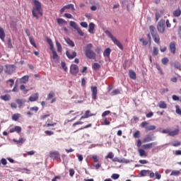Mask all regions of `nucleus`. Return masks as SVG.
Here are the masks:
<instances>
[{
    "mask_svg": "<svg viewBox=\"0 0 181 181\" xmlns=\"http://www.w3.org/2000/svg\"><path fill=\"white\" fill-rule=\"evenodd\" d=\"M51 52H52V58L54 59V60H59V55H57V52H56L54 48L53 49H51Z\"/></svg>",
    "mask_w": 181,
    "mask_h": 181,
    "instance_id": "obj_30",
    "label": "nucleus"
},
{
    "mask_svg": "<svg viewBox=\"0 0 181 181\" xmlns=\"http://www.w3.org/2000/svg\"><path fill=\"white\" fill-rule=\"evenodd\" d=\"M30 111H34L35 112H37L39 111V107L37 106L32 107L30 108Z\"/></svg>",
    "mask_w": 181,
    "mask_h": 181,
    "instance_id": "obj_61",
    "label": "nucleus"
},
{
    "mask_svg": "<svg viewBox=\"0 0 181 181\" xmlns=\"http://www.w3.org/2000/svg\"><path fill=\"white\" fill-rule=\"evenodd\" d=\"M159 108H163V110H165V108H168V106L166 105V103L165 101H160L158 103Z\"/></svg>",
    "mask_w": 181,
    "mask_h": 181,
    "instance_id": "obj_32",
    "label": "nucleus"
},
{
    "mask_svg": "<svg viewBox=\"0 0 181 181\" xmlns=\"http://www.w3.org/2000/svg\"><path fill=\"white\" fill-rule=\"evenodd\" d=\"M0 39L2 42H5V31H4V28L0 27Z\"/></svg>",
    "mask_w": 181,
    "mask_h": 181,
    "instance_id": "obj_21",
    "label": "nucleus"
},
{
    "mask_svg": "<svg viewBox=\"0 0 181 181\" xmlns=\"http://www.w3.org/2000/svg\"><path fill=\"white\" fill-rule=\"evenodd\" d=\"M49 158H51V159H54L55 160H57V162H62V158H60V153H59V151H50Z\"/></svg>",
    "mask_w": 181,
    "mask_h": 181,
    "instance_id": "obj_5",
    "label": "nucleus"
},
{
    "mask_svg": "<svg viewBox=\"0 0 181 181\" xmlns=\"http://www.w3.org/2000/svg\"><path fill=\"white\" fill-rule=\"evenodd\" d=\"M152 141H155V136H151V135H147V136L143 139L144 144H146V142H152Z\"/></svg>",
    "mask_w": 181,
    "mask_h": 181,
    "instance_id": "obj_14",
    "label": "nucleus"
},
{
    "mask_svg": "<svg viewBox=\"0 0 181 181\" xmlns=\"http://www.w3.org/2000/svg\"><path fill=\"white\" fill-rule=\"evenodd\" d=\"M112 178L114 179L115 180H117V179L119 178V175L118 174H112Z\"/></svg>",
    "mask_w": 181,
    "mask_h": 181,
    "instance_id": "obj_64",
    "label": "nucleus"
},
{
    "mask_svg": "<svg viewBox=\"0 0 181 181\" xmlns=\"http://www.w3.org/2000/svg\"><path fill=\"white\" fill-rule=\"evenodd\" d=\"M7 45L8 46L9 49H12L13 47V45H12V40L11 39L8 40Z\"/></svg>",
    "mask_w": 181,
    "mask_h": 181,
    "instance_id": "obj_58",
    "label": "nucleus"
},
{
    "mask_svg": "<svg viewBox=\"0 0 181 181\" xmlns=\"http://www.w3.org/2000/svg\"><path fill=\"white\" fill-rule=\"evenodd\" d=\"M180 175V170H173L170 173V176H179Z\"/></svg>",
    "mask_w": 181,
    "mask_h": 181,
    "instance_id": "obj_42",
    "label": "nucleus"
},
{
    "mask_svg": "<svg viewBox=\"0 0 181 181\" xmlns=\"http://www.w3.org/2000/svg\"><path fill=\"white\" fill-rule=\"evenodd\" d=\"M156 67L157 70H158V71L160 72V74H163V71H162V68L160 67V64H156Z\"/></svg>",
    "mask_w": 181,
    "mask_h": 181,
    "instance_id": "obj_52",
    "label": "nucleus"
},
{
    "mask_svg": "<svg viewBox=\"0 0 181 181\" xmlns=\"http://www.w3.org/2000/svg\"><path fill=\"white\" fill-rule=\"evenodd\" d=\"M76 31L78 33V35H80V36H84V33L83 32V30H81V28H78Z\"/></svg>",
    "mask_w": 181,
    "mask_h": 181,
    "instance_id": "obj_62",
    "label": "nucleus"
},
{
    "mask_svg": "<svg viewBox=\"0 0 181 181\" xmlns=\"http://www.w3.org/2000/svg\"><path fill=\"white\" fill-rule=\"evenodd\" d=\"M13 142H16V144H25V141H26V139H25L24 138H21L19 140H17L16 139H13Z\"/></svg>",
    "mask_w": 181,
    "mask_h": 181,
    "instance_id": "obj_25",
    "label": "nucleus"
},
{
    "mask_svg": "<svg viewBox=\"0 0 181 181\" xmlns=\"http://www.w3.org/2000/svg\"><path fill=\"white\" fill-rule=\"evenodd\" d=\"M139 153L140 156H148V154H146V152H145V150L144 149H139Z\"/></svg>",
    "mask_w": 181,
    "mask_h": 181,
    "instance_id": "obj_40",
    "label": "nucleus"
},
{
    "mask_svg": "<svg viewBox=\"0 0 181 181\" xmlns=\"http://www.w3.org/2000/svg\"><path fill=\"white\" fill-rule=\"evenodd\" d=\"M20 90H21L22 91H23L24 93H28L29 91V90H27L25 88V85H21L20 86Z\"/></svg>",
    "mask_w": 181,
    "mask_h": 181,
    "instance_id": "obj_54",
    "label": "nucleus"
},
{
    "mask_svg": "<svg viewBox=\"0 0 181 181\" xmlns=\"http://www.w3.org/2000/svg\"><path fill=\"white\" fill-rule=\"evenodd\" d=\"M133 136L134 138H139V136H141V132H139V130H137L133 134Z\"/></svg>",
    "mask_w": 181,
    "mask_h": 181,
    "instance_id": "obj_47",
    "label": "nucleus"
},
{
    "mask_svg": "<svg viewBox=\"0 0 181 181\" xmlns=\"http://www.w3.org/2000/svg\"><path fill=\"white\" fill-rule=\"evenodd\" d=\"M28 81H29V76H28V75H25V76H23L20 79V83L21 84H26Z\"/></svg>",
    "mask_w": 181,
    "mask_h": 181,
    "instance_id": "obj_15",
    "label": "nucleus"
},
{
    "mask_svg": "<svg viewBox=\"0 0 181 181\" xmlns=\"http://www.w3.org/2000/svg\"><path fill=\"white\" fill-rule=\"evenodd\" d=\"M150 172V170H142L141 172H140V175L141 176H148V173Z\"/></svg>",
    "mask_w": 181,
    "mask_h": 181,
    "instance_id": "obj_33",
    "label": "nucleus"
},
{
    "mask_svg": "<svg viewBox=\"0 0 181 181\" xmlns=\"http://www.w3.org/2000/svg\"><path fill=\"white\" fill-rule=\"evenodd\" d=\"M33 2L35 5V7H33L32 10L33 16L34 18H36V19H39V16L37 15V13H39V15H40L41 16H43V9L42 8V3H40L37 0H33Z\"/></svg>",
    "mask_w": 181,
    "mask_h": 181,
    "instance_id": "obj_1",
    "label": "nucleus"
},
{
    "mask_svg": "<svg viewBox=\"0 0 181 181\" xmlns=\"http://www.w3.org/2000/svg\"><path fill=\"white\" fill-rule=\"evenodd\" d=\"M157 142H152V143H149L147 144H144L143 145V148L144 149H151V148H153V146H155V145H157Z\"/></svg>",
    "mask_w": 181,
    "mask_h": 181,
    "instance_id": "obj_13",
    "label": "nucleus"
},
{
    "mask_svg": "<svg viewBox=\"0 0 181 181\" xmlns=\"http://www.w3.org/2000/svg\"><path fill=\"white\" fill-rule=\"evenodd\" d=\"M57 22L58 25H64V23L67 24V21L63 18H57Z\"/></svg>",
    "mask_w": 181,
    "mask_h": 181,
    "instance_id": "obj_34",
    "label": "nucleus"
},
{
    "mask_svg": "<svg viewBox=\"0 0 181 181\" xmlns=\"http://www.w3.org/2000/svg\"><path fill=\"white\" fill-rule=\"evenodd\" d=\"M78 71H79L78 66L76 64L71 65L69 72L72 76H77V74H78Z\"/></svg>",
    "mask_w": 181,
    "mask_h": 181,
    "instance_id": "obj_6",
    "label": "nucleus"
},
{
    "mask_svg": "<svg viewBox=\"0 0 181 181\" xmlns=\"http://www.w3.org/2000/svg\"><path fill=\"white\" fill-rule=\"evenodd\" d=\"M29 40H30V45H32V46H33V47H35V49H37V45H36V42H35V40L33 39V37H30Z\"/></svg>",
    "mask_w": 181,
    "mask_h": 181,
    "instance_id": "obj_36",
    "label": "nucleus"
},
{
    "mask_svg": "<svg viewBox=\"0 0 181 181\" xmlns=\"http://www.w3.org/2000/svg\"><path fill=\"white\" fill-rule=\"evenodd\" d=\"M110 121H108V119H107V117H105L103 120V122H102V125H110Z\"/></svg>",
    "mask_w": 181,
    "mask_h": 181,
    "instance_id": "obj_55",
    "label": "nucleus"
},
{
    "mask_svg": "<svg viewBox=\"0 0 181 181\" xmlns=\"http://www.w3.org/2000/svg\"><path fill=\"white\" fill-rule=\"evenodd\" d=\"M93 114L90 113V110H86L85 115L81 116V119H84L86 118H89V117H93Z\"/></svg>",
    "mask_w": 181,
    "mask_h": 181,
    "instance_id": "obj_17",
    "label": "nucleus"
},
{
    "mask_svg": "<svg viewBox=\"0 0 181 181\" xmlns=\"http://www.w3.org/2000/svg\"><path fill=\"white\" fill-rule=\"evenodd\" d=\"M180 131V130L179 129H175L174 131L170 130V136H176V135L179 134Z\"/></svg>",
    "mask_w": 181,
    "mask_h": 181,
    "instance_id": "obj_23",
    "label": "nucleus"
},
{
    "mask_svg": "<svg viewBox=\"0 0 181 181\" xmlns=\"http://www.w3.org/2000/svg\"><path fill=\"white\" fill-rule=\"evenodd\" d=\"M7 84L10 86V87H13V84H15V81L13 79H9L6 81Z\"/></svg>",
    "mask_w": 181,
    "mask_h": 181,
    "instance_id": "obj_44",
    "label": "nucleus"
},
{
    "mask_svg": "<svg viewBox=\"0 0 181 181\" xmlns=\"http://www.w3.org/2000/svg\"><path fill=\"white\" fill-rule=\"evenodd\" d=\"M69 25H70L71 28H73L74 29H75V30H76L78 28V26L74 21H70Z\"/></svg>",
    "mask_w": 181,
    "mask_h": 181,
    "instance_id": "obj_38",
    "label": "nucleus"
},
{
    "mask_svg": "<svg viewBox=\"0 0 181 181\" xmlns=\"http://www.w3.org/2000/svg\"><path fill=\"white\" fill-rule=\"evenodd\" d=\"M45 134H46V135H48L49 136H52V135H54V132L50 131V130H46L45 132Z\"/></svg>",
    "mask_w": 181,
    "mask_h": 181,
    "instance_id": "obj_60",
    "label": "nucleus"
},
{
    "mask_svg": "<svg viewBox=\"0 0 181 181\" xmlns=\"http://www.w3.org/2000/svg\"><path fill=\"white\" fill-rule=\"evenodd\" d=\"M153 37V40H154L155 43L157 45H160V37L159 36V34H154L153 35H151Z\"/></svg>",
    "mask_w": 181,
    "mask_h": 181,
    "instance_id": "obj_12",
    "label": "nucleus"
},
{
    "mask_svg": "<svg viewBox=\"0 0 181 181\" xmlns=\"http://www.w3.org/2000/svg\"><path fill=\"white\" fill-rule=\"evenodd\" d=\"M129 76L132 80H136V74L135 71L130 70L129 73Z\"/></svg>",
    "mask_w": 181,
    "mask_h": 181,
    "instance_id": "obj_22",
    "label": "nucleus"
},
{
    "mask_svg": "<svg viewBox=\"0 0 181 181\" xmlns=\"http://www.w3.org/2000/svg\"><path fill=\"white\" fill-rule=\"evenodd\" d=\"M62 68L64 70V71H67L68 68L66 66V62L61 63Z\"/></svg>",
    "mask_w": 181,
    "mask_h": 181,
    "instance_id": "obj_59",
    "label": "nucleus"
},
{
    "mask_svg": "<svg viewBox=\"0 0 181 181\" xmlns=\"http://www.w3.org/2000/svg\"><path fill=\"white\" fill-rule=\"evenodd\" d=\"M161 134H168V135L170 136V130L169 129H164L163 131H161Z\"/></svg>",
    "mask_w": 181,
    "mask_h": 181,
    "instance_id": "obj_53",
    "label": "nucleus"
},
{
    "mask_svg": "<svg viewBox=\"0 0 181 181\" xmlns=\"http://www.w3.org/2000/svg\"><path fill=\"white\" fill-rule=\"evenodd\" d=\"M110 54H111V49L107 48L103 52V56L110 59Z\"/></svg>",
    "mask_w": 181,
    "mask_h": 181,
    "instance_id": "obj_18",
    "label": "nucleus"
},
{
    "mask_svg": "<svg viewBox=\"0 0 181 181\" xmlns=\"http://www.w3.org/2000/svg\"><path fill=\"white\" fill-rule=\"evenodd\" d=\"M158 54H159V49H158V47H153V50H152L153 56H154V57L158 56Z\"/></svg>",
    "mask_w": 181,
    "mask_h": 181,
    "instance_id": "obj_37",
    "label": "nucleus"
},
{
    "mask_svg": "<svg viewBox=\"0 0 181 181\" xmlns=\"http://www.w3.org/2000/svg\"><path fill=\"white\" fill-rule=\"evenodd\" d=\"M161 63L162 64H168V63H169V59H168V57H164L161 59Z\"/></svg>",
    "mask_w": 181,
    "mask_h": 181,
    "instance_id": "obj_46",
    "label": "nucleus"
},
{
    "mask_svg": "<svg viewBox=\"0 0 181 181\" xmlns=\"http://www.w3.org/2000/svg\"><path fill=\"white\" fill-rule=\"evenodd\" d=\"M140 42H141L143 46H147L148 45V41L145 40L144 38H140L139 39Z\"/></svg>",
    "mask_w": 181,
    "mask_h": 181,
    "instance_id": "obj_56",
    "label": "nucleus"
},
{
    "mask_svg": "<svg viewBox=\"0 0 181 181\" xmlns=\"http://www.w3.org/2000/svg\"><path fill=\"white\" fill-rule=\"evenodd\" d=\"M105 33H106L107 36H108L109 37H110V39H112L115 45L118 46L119 48L121 49V50H123L124 47L122 46V44H121L119 40H118L115 37H114V35H112V34H111V32L106 30L105 31Z\"/></svg>",
    "mask_w": 181,
    "mask_h": 181,
    "instance_id": "obj_3",
    "label": "nucleus"
},
{
    "mask_svg": "<svg viewBox=\"0 0 181 181\" xmlns=\"http://www.w3.org/2000/svg\"><path fill=\"white\" fill-rule=\"evenodd\" d=\"M112 160V162H118L119 163H124V162H125L124 159H121L117 157L114 158Z\"/></svg>",
    "mask_w": 181,
    "mask_h": 181,
    "instance_id": "obj_35",
    "label": "nucleus"
},
{
    "mask_svg": "<svg viewBox=\"0 0 181 181\" xmlns=\"http://www.w3.org/2000/svg\"><path fill=\"white\" fill-rule=\"evenodd\" d=\"M149 125V123L148 122H143L140 124V127L141 128H145L146 132H149V131H155L156 129V126L155 125Z\"/></svg>",
    "mask_w": 181,
    "mask_h": 181,
    "instance_id": "obj_4",
    "label": "nucleus"
},
{
    "mask_svg": "<svg viewBox=\"0 0 181 181\" xmlns=\"http://www.w3.org/2000/svg\"><path fill=\"white\" fill-rule=\"evenodd\" d=\"M80 25L82 28H88V24L87 22H81Z\"/></svg>",
    "mask_w": 181,
    "mask_h": 181,
    "instance_id": "obj_63",
    "label": "nucleus"
},
{
    "mask_svg": "<svg viewBox=\"0 0 181 181\" xmlns=\"http://www.w3.org/2000/svg\"><path fill=\"white\" fill-rule=\"evenodd\" d=\"M120 91L119 89H115L111 93V95H117L119 94Z\"/></svg>",
    "mask_w": 181,
    "mask_h": 181,
    "instance_id": "obj_51",
    "label": "nucleus"
},
{
    "mask_svg": "<svg viewBox=\"0 0 181 181\" xmlns=\"http://www.w3.org/2000/svg\"><path fill=\"white\" fill-rule=\"evenodd\" d=\"M15 70H16L15 65H6L5 72L7 73V74H13Z\"/></svg>",
    "mask_w": 181,
    "mask_h": 181,
    "instance_id": "obj_7",
    "label": "nucleus"
},
{
    "mask_svg": "<svg viewBox=\"0 0 181 181\" xmlns=\"http://www.w3.org/2000/svg\"><path fill=\"white\" fill-rule=\"evenodd\" d=\"M84 52L86 57L90 60H95V57H97V54L93 51V44L91 43L86 45L84 48Z\"/></svg>",
    "mask_w": 181,
    "mask_h": 181,
    "instance_id": "obj_2",
    "label": "nucleus"
},
{
    "mask_svg": "<svg viewBox=\"0 0 181 181\" xmlns=\"http://www.w3.org/2000/svg\"><path fill=\"white\" fill-rule=\"evenodd\" d=\"M173 16H175V18H179V16H180V15H181L180 8H177V10L174 11L173 12Z\"/></svg>",
    "mask_w": 181,
    "mask_h": 181,
    "instance_id": "obj_26",
    "label": "nucleus"
},
{
    "mask_svg": "<svg viewBox=\"0 0 181 181\" xmlns=\"http://www.w3.org/2000/svg\"><path fill=\"white\" fill-rule=\"evenodd\" d=\"M114 158V153L109 152L108 154L105 156V159H113Z\"/></svg>",
    "mask_w": 181,
    "mask_h": 181,
    "instance_id": "obj_43",
    "label": "nucleus"
},
{
    "mask_svg": "<svg viewBox=\"0 0 181 181\" xmlns=\"http://www.w3.org/2000/svg\"><path fill=\"white\" fill-rule=\"evenodd\" d=\"M64 7H65V9H72V11H76L74 4H68L64 6Z\"/></svg>",
    "mask_w": 181,
    "mask_h": 181,
    "instance_id": "obj_41",
    "label": "nucleus"
},
{
    "mask_svg": "<svg viewBox=\"0 0 181 181\" xmlns=\"http://www.w3.org/2000/svg\"><path fill=\"white\" fill-rule=\"evenodd\" d=\"M90 89H91V91H92V98H93V100H97V94H98L97 86H91Z\"/></svg>",
    "mask_w": 181,
    "mask_h": 181,
    "instance_id": "obj_11",
    "label": "nucleus"
},
{
    "mask_svg": "<svg viewBox=\"0 0 181 181\" xmlns=\"http://www.w3.org/2000/svg\"><path fill=\"white\" fill-rule=\"evenodd\" d=\"M64 40L69 46H71V47H74L75 45L73 40H70L69 38H64Z\"/></svg>",
    "mask_w": 181,
    "mask_h": 181,
    "instance_id": "obj_29",
    "label": "nucleus"
},
{
    "mask_svg": "<svg viewBox=\"0 0 181 181\" xmlns=\"http://www.w3.org/2000/svg\"><path fill=\"white\" fill-rule=\"evenodd\" d=\"M55 43H56V46H57V52L59 53H62L63 49L62 48V45L60 44V42H59V41L56 40L55 41Z\"/></svg>",
    "mask_w": 181,
    "mask_h": 181,
    "instance_id": "obj_24",
    "label": "nucleus"
},
{
    "mask_svg": "<svg viewBox=\"0 0 181 181\" xmlns=\"http://www.w3.org/2000/svg\"><path fill=\"white\" fill-rule=\"evenodd\" d=\"M149 30L151 32V36H153V35H156L158 33L156 32V28H155V26H153V25L149 26Z\"/></svg>",
    "mask_w": 181,
    "mask_h": 181,
    "instance_id": "obj_20",
    "label": "nucleus"
},
{
    "mask_svg": "<svg viewBox=\"0 0 181 181\" xmlns=\"http://www.w3.org/2000/svg\"><path fill=\"white\" fill-rule=\"evenodd\" d=\"M54 97V91H50L48 96H47V100H52V98Z\"/></svg>",
    "mask_w": 181,
    "mask_h": 181,
    "instance_id": "obj_48",
    "label": "nucleus"
},
{
    "mask_svg": "<svg viewBox=\"0 0 181 181\" xmlns=\"http://www.w3.org/2000/svg\"><path fill=\"white\" fill-rule=\"evenodd\" d=\"M1 100H3V101H9L11 100V95H4L0 96Z\"/></svg>",
    "mask_w": 181,
    "mask_h": 181,
    "instance_id": "obj_31",
    "label": "nucleus"
},
{
    "mask_svg": "<svg viewBox=\"0 0 181 181\" xmlns=\"http://www.w3.org/2000/svg\"><path fill=\"white\" fill-rule=\"evenodd\" d=\"M175 110H175L176 114L181 116V109L180 107H179V105L175 106Z\"/></svg>",
    "mask_w": 181,
    "mask_h": 181,
    "instance_id": "obj_50",
    "label": "nucleus"
},
{
    "mask_svg": "<svg viewBox=\"0 0 181 181\" xmlns=\"http://www.w3.org/2000/svg\"><path fill=\"white\" fill-rule=\"evenodd\" d=\"M66 56L68 57V59H69V60H73V59L77 56V52H76V51H73L71 54L70 52L66 51Z\"/></svg>",
    "mask_w": 181,
    "mask_h": 181,
    "instance_id": "obj_9",
    "label": "nucleus"
},
{
    "mask_svg": "<svg viewBox=\"0 0 181 181\" xmlns=\"http://www.w3.org/2000/svg\"><path fill=\"white\" fill-rule=\"evenodd\" d=\"M26 102V100H23V99H17L16 100V103H17V104H18L19 105V108L22 107V105H23L24 103Z\"/></svg>",
    "mask_w": 181,
    "mask_h": 181,
    "instance_id": "obj_28",
    "label": "nucleus"
},
{
    "mask_svg": "<svg viewBox=\"0 0 181 181\" xmlns=\"http://www.w3.org/2000/svg\"><path fill=\"white\" fill-rule=\"evenodd\" d=\"M169 49L172 54H176V42H171L169 45Z\"/></svg>",
    "mask_w": 181,
    "mask_h": 181,
    "instance_id": "obj_8",
    "label": "nucleus"
},
{
    "mask_svg": "<svg viewBox=\"0 0 181 181\" xmlns=\"http://www.w3.org/2000/svg\"><path fill=\"white\" fill-rule=\"evenodd\" d=\"M88 32L89 33L94 34V29L95 28V25H94L93 23H90L88 25Z\"/></svg>",
    "mask_w": 181,
    "mask_h": 181,
    "instance_id": "obj_19",
    "label": "nucleus"
},
{
    "mask_svg": "<svg viewBox=\"0 0 181 181\" xmlns=\"http://www.w3.org/2000/svg\"><path fill=\"white\" fill-rule=\"evenodd\" d=\"M157 30L159 33H163V32H165V23L159 22L157 25Z\"/></svg>",
    "mask_w": 181,
    "mask_h": 181,
    "instance_id": "obj_10",
    "label": "nucleus"
},
{
    "mask_svg": "<svg viewBox=\"0 0 181 181\" xmlns=\"http://www.w3.org/2000/svg\"><path fill=\"white\" fill-rule=\"evenodd\" d=\"M100 67H101V66L98 63H94L93 65V69H94L95 70H98Z\"/></svg>",
    "mask_w": 181,
    "mask_h": 181,
    "instance_id": "obj_49",
    "label": "nucleus"
},
{
    "mask_svg": "<svg viewBox=\"0 0 181 181\" xmlns=\"http://www.w3.org/2000/svg\"><path fill=\"white\" fill-rule=\"evenodd\" d=\"M174 67L177 69H180L181 67L180 63H179L178 62H174Z\"/></svg>",
    "mask_w": 181,
    "mask_h": 181,
    "instance_id": "obj_57",
    "label": "nucleus"
},
{
    "mask_svg": "<svg viewBox=\"0 0 181 181\" xmlns=\"http://www.w3.org/2000/svg\"><path fill=\"white\" fill-rule=\"evenodd\" d=\"M47 42L50 47V50H53L54 49V45H53V41H52V39L47 37Z\"/></svg>",
    "mask_w": 181,
    "mask_h": 181,
    "instance_id": "obj_27",
    "label": "nucleus"
},
{
    "mask_svg": "<svg viewBox=\"0 0 181 181\" xmlns=\"http://www.w3.org/2000/svg\"><path fill=\"white\" fill-rule=\"evenodd\" d=\"M38 98H39V94L35 93L33 95L30 96L29 101H30L31 103H33L35 101H37Z\"/></svg>",
    "mask_w": 181,
    "mask_h": 181,
    "instance_id": "obj_16",
    "label": "nucleus"
},
{
    "mask_svg": "<svg viewBox=\"0 0 181 181\" xmlns=\"http://www.w3.org/2000/svg\"><path fill=\"white\" fill-rule=\"evenodd\" d=\"M15 132H17V134H21V132L22 131V127L19 126H16L14 127Z\"/></svg>",
    "mask_w": 181,
    "mask_h": 181,
    "instance_id": "obj_45",
    "label": "nucleus"
},
{
    "mask_svg": "<svg viewBox=\"0 0 181 181\" xmlns=\"http://www.w3.org/2000/svg\"><path fill=\"white\" fill-rule=\"evenodd\" d=\"M20 117H21V114H19V113L14 114L12 116V119H13V121H18V119H19Z\"/></svg>",
    "mask_w": 181,
    "mask_h": 181,
    "instance_id": "obj_39",
    "label": "nucleus"
}]
</instances>
